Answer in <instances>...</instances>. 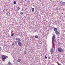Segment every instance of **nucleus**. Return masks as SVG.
Masks as SVG:
<instances>
[{"label": "nucleus", "instance_id": "20e7f679", "mask_svg": "<svg viewBox=\"0 0 65 65\" xmlns=\"http://www.w3.org/2000/svg\"><path fill=\"white\" fill-rule=\"evenodd\" d=\"M50 52L51 54H53V49L52 48H51V49Z\"/></svg>", "mask_w": 65, "mask_h": 65}, {"label": "nucleus", "instance_id": "bb28decb", "mask_svg": "<svg viewBox=\"0 0 65 65\" xmlns=\"http://www.w3.org/2000/svg\"><path fill=\"white\" fill-rule=\"evenodd\" d=\"M23 9H22V10L21 11V12L22 11H23Z\"/></svg>", "mask_w": 65, "mask_h": 65}, {"label": "nucleus", "instance_id": "423d86ee", "mask_svg": "<svg viewBox=\"0 0 65 65\" xmlns=\"http://www.w3.org/2000/svg\"><path fill=\"white\" fill-rule=\"evenodd\" d=\"M31 10L32 12H33L34 11V8H31Z\"/></svg>", "mask_w": 65, "mask_h": 65}, {"label": "nucleus", "instance_id": "9b49d317", "mask_svg": "<svg viewBox=\"0 0 65 65\" xmlns=\"http://www.w3.org/2000/svg\"><path fill=\"white\" fill-rule=\"evenodd\" d=\"M21 60L20 59H19L17 60V61L18 62H21Z\"/></svg>", "mask_w": 65, "mask_h": 65}, {"label": "nucleus", "instance_id": "c85d7f7f", "mask_svg": "<svg viewBox=\"0 0 65 65\" xmlns=\"http://www.w3.org/2000/svg\"><path fill=\"white\" fill-rule=\"evenodd\" d=\"M34 31H35V32H36V31H36L35 30H34Z\"/></svg>", "mask_w": 65, "mask_h": 65}, {"label": "nucleus", "instance_id": "6ab92c4d", "mask_svg": "<svg viewBox=\"0 0 65 65\" xmlns=\"http://www.w3.org/2000/svg\"><path fill=\"white\" fill-rule=\"evenodd\" d=\"M14 45V43H13L12 44V46Z\"/></svg>", "mask_w": 65, "mask_h": 65}, {"label": "nucleus", "instance_id": "a211bd4d", "mask_svg": "<svg viewBox=\"0 0 65 65\" xmlns=\"http://www.w3.org/2000/svg\"><path fill=\"white\" fill-rule=\"evenodd\" d=\"M20 14H21V15H23V12H21Z\"/></svg>", "mask_w": 65, "mask_h": 65}, {"label": "nucleus", "instance_id": "f03ea898", "mask_svg": "<svg viewBox=\"0 0 65 65\" xmlns=\"http://www.w3.org/2000/svg\"><path fill=\"white\" fill-rule=\"evenodd\" d=\"M55 35H54L52 38V46L53 47H54V42H53V40H54V39H55Z\"/></svg>", "mask_w": 65, "mask_h": 65}, {"label": "nucleus", "instance_id": "f257e3e1", "mask_svg": "<svg viewBox=\"0 0 65 65\" xmlns=\"http://www.w3.org/2000/svg\"><path fill=\"white\" fill-rule=\"evenodd\" d=\"M7 58H8V56H5L4 55H2V58L3 61H4Z\"/></svg>", "mask_w": 65, "mask_h": 65}, {"label": "nucleus", "instance_id": "5701e85b", "mask_svg": "<svg viewBox=\"0 0 65 65\" xmlns=\"http://www.w3.org/2000/svg\"><path fill=\"white\" fill-rule=\"evenodd\" d=\"M61 2L62 3H65V2H62V1H61Z\"/></svg>", "mask_w": 65, "mask_h": 65}, {"label": "nucleus", "instance_id": "2eb2a0df", "mask_svg": "<svg viewBox=\"0 0 65 65\" xmlns=\"http://www.w3.org/2000/svg\"><path fill=\"white\" fill-rule=\"evenodd\" d=\"M47 57H46V56L45 55V59H47Z\"/></svg>", "mask_w": 65, "mask_h": 65}, {"label": "nucleus", "instance_id": "9d476101", "mask_svg": "<svg viewBox=\"0 0 65 65\" xmlns=\"http://www.w3.org/2000/svg\"><path fill=\"white\" fill-rule=\"evenodd\" d=\"M35 37L36 39H37V38H38V36L36 35L35 36Z\"/></svg>", "mask_w": 65, "mask_h": 65}, {"label": "nucleus", "instance_id": "cd10ccee", "mask_svg": "<svg viewBox=\"0 0 65 65\" xmlns=\"http://www.w3.org/2000/svg\"><path fill=\"white\" fill-rule=\"evenodd\" d=\"M15 43H16V44H17V42H15Z\"/></svg>", "mask_w": 65, "mask_h": 65}, {"label": "nucleus", "instance_id": "412c9836", "mask_svg": "<svg viewBox=\"0 0 65 65\" xmlns=\"http://www.w3.org/2000/svg\"><path fill=\"white\" fill-rule=\"evenodd\" d=\"M15 40H18V38H16L15 39Z\"/></svg>", "mask_w": 65, "mask_h": 65}, {"label": "nucleus", "instance_id": "6e6552de", "mask_svg": "<svg viewBox=\"0 0 65 65\" xmlns=\"http://www.w3.org/2000/svg\"><path fill=\"white\" fill-rule=\"evenodd\" d=\"M8 65H12V64L9 61L8 63Z\"/></svg>", "mask_w": 65, "mask_h": 65}, {"label": "nucleus", "instance_id": "4be33fe9", "mask_svg": "<svg viewBox=\"0 0 65 65\" xmlns=\"http://www.w3.org/2000/svg\"><path fill=\"white\" fill-rule=\"evenodd\" d=\"M26 53H27L25 51L24 52V54H26Z\"/></svg>", "mask_w": 65, "mask_h": 65}, {"label": "nucleus", "instance_id": "7c9ffc66", "mask_svg": "<svg viewBox=\"0 0 65 65\" xmlns=\"http://www.w3.org/2000/svg\"><path fill=\"white\" fill-rule=\"evenodd\" d=\"M7 10H6V11H7Z\"/></svg>", "mask_w": 65, "mask_h": 65}, {"label": "nucleus", "instance_id": "0eeeda50", "mask_svg": "<svg viewBox=\"0 0 65 65\" xmlns=\"http://www.w3.org/2000/svg\"><path fill=\"white\" fill-rule=\"evenodd\" d=\"M20 39H21V38H18V41L19 42H20L21 41V40H20Z\"/></svg>", "mask_w": 65, "mask_h": 65}, {"label": "nucleus", "instance_id": "a878e982", "mask_svg": "<svg viewBox=\"0 0 65 65\" xmlns=\"http://www.w3.org/2000/svg\"><path fill=\"white\" fill-rule=\"evenodd\" d=\"M19 42V41H18V40L17 41H16V42Z\"/></svg>", "mask_w": 65, "mask_h": 65}, {"label": "nucleus", "instance_id": "4468645a", "mask_svg": "<svg viewBox=\"0 0 65 65\" xmlns=\"http://www.w3.org/2000/svg\"><path fill=\"white\" fill-rule=\"evenodd\" d=\"M14 35V33H12V34L11 35V36H13V35Z\"/></svg>", "mask_w": 65, "mask_h": 65}, {"label": "nucleus", "instance_id": "dca6fc26", "mask_svg": "<svg viewBox=\"0 0 65 65\" xmlns=\"http://www.w3.org/2000/svg\"><path fill=\"white\" fill-rule=\"evenodd\" d=\"M16 2L15 1H14L13 2V4H16Z\"/></svg>", "mask_w": 65, "mask_h": 65}, {"label": "nucleus", "instance_id": "7ed1b4c3", "mask_svg": "<svg viewBox=\"0 0 65 65\" xmlns=\"http://www.w3.org/2000/svg\"><path fill=\"white\" fill-rule=\"evenodd\" d=\"M58 51L59 52H60L61 53H62L63 52V50L62 49H61V48H58Z\"/></svg>", "mask_w": 65, "mask_h": 65}, {"label": "nucleus", "instance_id": "f3484780", "mask_svg": "<svg viewBox=\"0 0 65 65\" xmlns=\"http://www.w3.org/2000/svg\"><path fill=\"white\" fill-rule=\"evenodd\" d=\"M20 7H18L17 8V9L18 11L19 10V9H20Z\"/></svg>", "mask_w": 65, "mask_h": 65}, {"label": "nucleus", "instance_id": "f8f14e48", "mask_svg": "<svg viewBox=\"0 0 65 65\" xmlns=\"http://www.w3.org/2000/svg\"><path fill=\"white\" fill-rule=\"evenodd\" d=\"M54 30L55 31H56L57 30V28H54Z\"/></svg>", "mask_w": 65, "mask_h": 65}, {"label": "nucleus", "instance_id": "393cba45", "mask_svg": "<svg viewBox=\"0 0 65 65\" xmlns=\"http://www.w3.org/2000/svg\"><path fill=\"white\" fill-rule=\"evenodd\" d=\"M3 12H5V11L4 10H3Z\"/></svg>", "mask_w": 65, "mask_h": 65}, {"label": "nucleus", "instance_id": "aec40b11", "mask_svg": "<svg viewBox=\"0 0 65 65\" xmlns=\"http://www.w3.org/2000/svg\"><path fill=\"white\" fill-rule=\"evenodd\" d=\"M1 47H0V52H1Z\"/></svg>", "mask_w": 65, "mask_h": 65}, {"label": "nucleus", "instance_id": "b1692460", "mask_svg": "<svg viewBox=\"0 0 65 65\" xmlns=\"http://www.w3.org/2000/svg\"><path fill=\"white\" fill-rule=\"evenodd\" d=\"M48 59H50V57H48Z\"/></svg>", "mask_w": 65, "mask_h": 65}, {"label": "nucleus", "instance_id": "1a4fd4ad", "mask_svg": "<svg viewBox=\"0 0 65 65\" xmlns=\"http://www.w3.org/2000/svg\"><path fill=\"white\" fill-rule=\"evenodd\" d=\"M55 33L57 35H58L59 34V32L58 31H55Z\"/></svg>", "mask_w": 65, "mask_h": 65}, {"label": "nucleus", "instance_id": "2f4dec72", "mask_svg": "<svg viewBox=\"0 0 65 65\" xmlns=\"http://www.w3.org/2000/svg\"><path fill=\"white\" fill-rule=\"evenodd\" d=\"M15 42H16V41H15Z\"/></svg>", "mask_w": 65, "mask_h": 65}, {"label": "nucleus", "instance_id": "ddd939ff", "mask_svg": "<svg viewBox=\"0 0 65 65\" xmlns=\"http://www.w3.org/2000/svg\"><path fill=\"white\" fill-rule=\"evenodd\" d=\"M54 41L55 42V43H57V41L56 39H55L54 40Z\"/></svg>", "mask_w": 65, "mask_h": 65}, {"label": "nucleus", "instance_id": "c756f323", "mask_svg": "<svg viewBox=\"0 0 65 65\" xmlns=\"http://www.w3.org/2000/svg\"><path fill=\"white\" fill-rule=\"evenodd\" d=\"M50 1H53V0H50Z\"/></svg>", "mask_w": 65, "mask_h": 65}, {"label": "nucleus", "instance_id": "39448f33", "mask_svg": "<svg viewBox=\"0 0 65 65\" xmlns=\"http://www.w3.org/2000/svg\"><path fill=\"white\" fill-rule=\"evenodd\" d=\"M18 45L19 46H21L22 45V43L21 42H19L18 43Z\"/></svg>", "mask_w": 65, "mask_h": 65}, {"label": "nucleus", "instance_id": "473e14b6", "mask_svg": "<svg viewBox=\"0 0 65 65\" xmlns=\"http://www.w3.org/2000/svg\"><path fill=\"white\" fill-rule=\"evenodd\" d=\"M64 3H65V2H64Z\"/></svg>", "mask_w": 65, "mask_h": 65}]
</instances>
